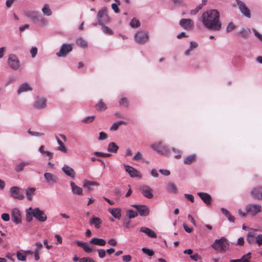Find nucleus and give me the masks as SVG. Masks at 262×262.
Instances as JSON below:
<instances>
[{
	"label": "nucleus",
	"mask_w": 262,
	"mask_h": 262,
	"mask_svg": "<svg viewBox=\"0 0 262 262\" xmlns=\"http://www.w3.org/2000/svg\"><path fill=\"white\" fill-rule=\"evenodd\" d=\"M201 21L203 26L209 30L219 31L222 28L220 13L216 10L211 9L204 12L202 15Z\"/></svg>",
	"instance_id": "1"
},
{
	"label": "nucleus",
	"mask_w": 262,
	"mask_h": 262,
	"mask_svg": "<svg viewBox=\"0 0 262 262\" xmlns=\"http://www.w3.org/2000/svg\"><path fill=\"white\" fill-rule=\"evenodd\" d=\"M229 244L227 239L225 237H222L220 239L215 240L211 247L216 251H226L229 247Z\"/></svg>",
	"instance_id": "2"
},
{
	"label": "nucleus",
	"mask_w": 262,
	"mask_h": 262,
	"mask_svg": "<svg viewBox=\"0 0 262 262\" xmlns=\"http://www.w3.org/2000/svg\"><path fill=\"white\" fill-rule=\"evenodd\" d=\"M97 19L99 25H102L104 23H108L111 18L107 14L106 7H104L100 9L97 14Z\"/></svg>",
	"instance_id": "3"
},
{
	"label": "nucleus",
	"mask_w": 262,
	"mask_h": 262,
	"mask_svg": "<svg viewBox=\"0 0 262 262\" xmlns=\"http://www.w3.org/2000/svg\"><path fill=\"white\" fill-rule=\"evenodd\" d=\"M7 63L10 68L14 71L19 70L21 67L18 57L14 54H10L9 55Z\"/></svg>",
	"instance_id": "4"
},
{
	"label": "nucleus",
	"mask_w": 262,
	"mask_h": 262,
	"mask_svg": "<svg viewBox=\"0 0 262 262\" xmlns=\"http://www.w3.org/2000/svg\"><path fill=\"white\" fill-rule=\"evenodd\" d=\"M134 39L138 43L144 45L148 41L149 35L146 32L140 30L135 34Z\"/></svg>",
	"instance_id": "5"
},
{
	"label": "nucleus",
	"mask_w": 262,
	"mask_h": 262,
	"mask_svg": "<svg viewBox=\"0 0 262 262\" xmlns=\"http://www.w3.org/2000/svg\"><path fill=\"white\" fill-rule=\"evenodd\" d=\"M73 50V46L71 43H63L56 55L58 57H66Z\"/></svg>",
	"instance_id": "6"
},
{
	"label": "nucleus",
	"mask_w": 262,
	"mask_h": 262,
	"mask_svg": "<svg viewBox=\"0 0 262 262\" xmlns=\"http://www.w3.org/2000/svg\"><path fill=\"white\" fill-rule=\"evenodd\" d=\"M10 195L14 199L23 200L25 198L22 189L17 186H13L10 189Z\"/></svg>",
	"instance_id": "7"
},
{
	"label": "nucleus",
	"mask_w": 262,
	"mask_h": 262,
	"mask_svg": "<svg viewBox=\"0 0 262 262\" xmlns=\"http://www.w3.org/2000/svg\"><path fill=\"white\" fill-rule=\"evenodd\" d=\"M151 148L159 154L162 155H167L169 153L167 147L160 141L153 144L151 145Z\"/></svg>",
	"instance_id": "8"
},
{
	"label": "nucleus",
	"mask_w": 262,
	"mask_h": 262,
	"mask_svg": "<svg viewBox=\"0 0 262 262\" xmlns=\"http://www.w3.org/2000/svg\"><path fill=\"white\" fill-rule=\"evenodd\" d=\"M246 210L248 214L254 216L261 212V206L257 204H250L246 206Z\"/></svg>",
	"instance_id": "9"
},
{
	"label": "nucleus",
	"mask_w": 262,
	"mask_h": 262,
	"mask_svg": "<svg viewBox=\"0 0 262 262\" xmlns=\"http://www.w3.org/2000/svg\"><path fill=\"white\" fill-rule=\"evenodd\" d=\"M33 209V215L37 221L40 222H44L47 221V216L43 211L39 208H35Z\"/></svg>",
	"instance_id": "10"
},
{
	"label": "nucleus",
	"mask_w": 262,
	"mask_h": 262,
	"mask_svg": "<svg viewBox=\"0 0 262 262\" xmlns=\"http://www.w3.org/2000/svg\"><path fill=\"white\" fill-rule=\"evenodd\" d=\"M132 206L137 210L141 216H146L149 213V208L146 205L135 204L133 205Z\"/></svg>",
	"instance_id": "11"
},
{
	"label": "nucleus",
	"mask_w": 262,
	"mask_h": 262,
	"mask_svg": "<svg viewBox=\"0 0 262 262\" xmlns=\"http://www.w3.org/2000/svg\"><path fill=\"white\" fill-rule=\"evenodd\" d=\"M139 190L145 198L147 199H151L153 198L154 195L152 193V189L148 185H144L141 186L139 188Z\"/></svg>",
	"instance_id": "12"
},
{
	"label": "nucleus",
	"mask_w": 262,
	"mask_h": 262,
	"mask_svg": "<svg viewBox=\"0 0 262 262\" xmlns=\"http://www.w3.org/2000/svg\"><path fill=\"white\" fill-rule=\"evenodd\" d=\"M180 26L186 30H191L193 29L194 24L191 19L189 18H182L180 20Z\"/></svg>",
	"instance_id": "13"
},
{
	"label": "nucleus",
	"mask_w": 262,
	"mask_h": 262,
	"mask_svg": "<svg viewBox=\"0 0 262 262\" xmlns=\"http://www.w3.org/2000/svg\"><path fill=\"white\" fill-rule=\"evenodd\" d=\"M43 177L46 183L50 185H54L58 181V178L57 176L50 172H45Z\"/></svg>",
	"instance_id": "14"
},
{
	"label": "nucleus",
	"mask_w": 262,
	"mask_h": 262,
	"mask_svg": "<svg viewBox=\"0 0 262 262\" xmlns=\"http://www.w3.org/2000/svg\"><path fill=\"white\" fill-rule=\"evenodd\" d=\"M236 1L241 12L246 17L250 18L251 17L250 10L245 3L240 0H236Z\"/></svg>",
	"instance_id": "15"
},
{
	"label": "nucleus",
	"mask_w": 262,
	"mask_h": 262,
	"mask_svg": "<svg viewBox=\"0 0 262 262\" xmlns=\"http://www.w3.org/2000/svg\"><path fill=\"white\" fill-rule=\"evenodd\" d=\"M11 219L16 224H19L21 223V215L18 209L14 208L12 210Z\"/></svg>",
	"instance_id": "16"
},
{
	"label": "nucleus",
	"mask_w": 262,
	"mask_h": 262,
	"mask_svg": "<svg viewBox=\"0 0 262 262\" xmlns=\"http://www.w3.org/2000/svg\"><path fill=\"white\" fill-rule=\"evenodd\" d=\"M250 194L251 196L255 199L262 200V187L254 188Z\"/></svg>",
	"instance_id": "17"
},
{
	"label": "nucleus",
	"mask_w": 262,
	"mask_h": 262,
	"mask_svg": "<svg viewBox=\"0 0 262 262\" xmlns=\"http://www.w3.org/2000/svg\"><path fill=\"white\" fill-rule=\"evenodd\" d=\"M62 171L68 177L74 178L75 172L74 169L68 165L64 164L62 167Z\"/></svg>",
	"instance_id": "18"
},
{
	"label": "nucleus",
	"mask_w": 262,
	"mask_h": 262,
	"mask_svg": "<svg viewBox=\"0 0 262 262\" xmlns=\"http://www.w3.org/2000/svg\"><path fill=\"white\" fill-rule=\"evenodd\" d=\"M197 194L207 206L211 204L212 198L210 194L206 192H198Z\"/></svg>",
	"instance_id": "19"
},
{
	"label": "nucleus",
	"mask_w": 262,
	"mask_h": 262,
	"mask_svg": "<svg viewBox=\"0 0 262 262\" xmlns=\"http://www.w3.org/2000/svg\"><path fill=\"white\" fill-rule=\"evenodd\" d=\"M99 186V183L95 181H91L87 180H85L83 182V187L86 188L89 191L92 190V186Z\"/></svg>",
	"instance_id": "20"
},
{
	"label": "nucleus",
	"mask_w": 262,
	"mask_h": 262,
	"mask_svg": "<svg viewBox=\"0 0 262 262\" xmlns=\"http://www.w3.org/2000/svg\"><path fill=\"white\" fill-rule=\"evenodd\" d=\"M70 185L73 194L78 195L82 194L83 189L82 188L77 186L75 183L72 181L70 182Z\"/></svg>",
	"instance_id": "21"
},
{
	"label": "nucleus",
	"mask_w": 262,
	"mask_h": 262,
	"mask_svg": "<svg viewBox=\"0 0 262 262\" xmlns=\"http://www.w3.org/2000/svg\"><path fill=\"white\" fill-rule=\"evenodd\" d=\"M140 231L141 232L144 233L145 234H146L148 236L151 237V238H156L157 237V234L156 233L151 229L145 227H142L140 228Z\"/></svg>",
	"instance_id": "22"
},
{
	"label": "nucleus",
	"mask_w": 262,
	"mask_h": 262,
	"mask_svg": "<svg viewBox=\"0 0 262 262\" xmlns=\"http://www.w3.org/2000/svg\"><path fill=\"white\" fill-rule=\"evenodd\" d=\"M25 15L30 18L32 20H37L39 14L38 12L35 11H27L25 12Z\"/></svg>",
	"instance_id": "23"
},
{
	"label": "nucleus",
	"mask_w": 262,
	"mask_h": 262,
	"mask_svg": "<svg viewBox=\"0 0 262 262\" xmlns=\"http://www.w3.org/2000/svg\"><path fill=\"white\" fill-rule=\"evenodd\" d=\"M125 171L132 177H136L138 176V171L134 168L132 166L124 165Z\"/></svg>",
	"instance_id": "24"
},
{
	"label": "nucleus",
	"mask_w": 262,
	"mask_h": 262,
	"mask_svg": "<svg viewBox=\"0 0 262 262\" xmlns=\"http://www.w3.org/2000/svg\"><path fill=\"white\" fill-rule=\"evenodd\" d=\"M253 231L249 232L247 235L246 241L250 244L255 243L256 233L254 231H258V230L254 229Z\"/></svg>",
	"instance_id": "25"
},
{
	"label": "nucleus",
	"mask_w": 262,
	"mask_h": 262,
	"mask_svg": "<svg viewBox=\"0 0 262 262\" xmlns=\"http://www.w3.org/2000/svg\"><path fill=\"white\" fill-rule=\"evenodd\" d=\"M31 90L32 88L28 83H24L19 86L17 91V93L18 95H19L21 93L30 91Z\"/></svg>",
	"instance_id": "26"
},
{
	"label": "nucleus",
	"mask_w": 262,
	"mask_h": 262,
	"mask_svg": "<svg viewBox=\"0 0 262 262\" xmlns=\"http://www.w3.org/2000/svg\"><path fill=\"white\" fill-rule=\"evenodd\" d=\"M34 106L38 109H42L46 106V100L44 98H38L35 101Z\"/></svg>",
	"instance_id": "27"
},
{
	"label": "nucleus",
	"mask_w": 262,
	"mask_h": 262,
	"mask_svg": "<svg viewBox=\"0 0 262 262\" xmlns=\"http://www.w3.org/2000/svg\"><path fill=\"white\" fill-rule=\"evenodd\" d=\"M76 243L79 247L82 248L85 252L90 253L93 251V249L86 243L77 241Z\"/></svg>",
	"instance_id": "28"
},
{
	"label": "nucleus",
	"mask_w": 262,
	"mask_h": 262,
	"mask_svg": "<svg viewBox=\"0 0 262 262\" xmlns=\"http://www.w3.org/2000/svg\"><path fill=\"white\" fill-rule=\"evenodd\" d=\"M110 213L116 219L119 220L121 216V209L119 208H110L108 209Z\"/></svg>",
	"instance_id": "29"
},
{
	"label": "nucleus",
	"mask_w": 262,
	"mask_h": 262,
	"mask_svg": "<svg viewBox=\"0 0 262 262\" xmlns=\"http://www.w3.org/2000/svg\"><path fill=\"white\" fill-rule=\"evenodd\" d=\"M90 243L97 246H103L106 244V241L102 238H93L90 241Z\"/></svg>",
	"instance_id": "30"
},
{
	"label": "nucleus",
	"mask_w": 262,
	"mask_h": 262,
	"mask_svg": "<svg viewBox=\"0 0 262 262\" xmlns=\"http://www.w3.org/2000/svg\"><path fill=\"white\" fill-rule=\"evenodd\" d=\"M166 190L170 193H176L178 192V189L176 185L172 182H168L167 184Z\"/></svg>",
	"instance_id": "31"
},
{
	"label": "nucleus",
	"mask_w": 262,
	"mask_h": 262,
	"mask_svg": "<svg viewBox=\"0 0 262 262\" xmlns=\"http://www.w3.org/2000/svg\"><path fill=\"white\" fill-rule=\"evenodd\" d=\"M221 210L222 212L226 216L230 222H234L235 217L231 214L229 211L224 208H222Z\"/></svg>",
	"instance_id": "32"
},
{
	"label": "nucleus",
	"mask_w": 262,
	"mask_h": 262,
	"mask_svg": "<svg viewBox=\"0 0 262 262\" xmlns=\"http://www.w3.org/2000/svg\"><path fill=\"white\" fill-rule=\"evenodd\" d=\"M36 189L34 187H29L26 189V194L27 199L29 201L32 200V196L34 194Z\"/></svg>",
	"instance_id": "33"
},
{
	"label": "nucleus",
	"mask_w": 262,
	"mask_h": 262,
	"mask_svg": "<svg viewBox=\"0 0 262 262\" xmlns=\"http://www.w3.org/2000/svg\"><path fill=\"white\" fill-rule=\"evenodd\" d=\"M119 147L115 142H111L108 144L107 151L110 152L116 153Z\"/></svg>",
	"instance_id": "34"
},
{
	"label": "nucleus",
	"mask_w": 262,
	"mask_h": 262,
	"mask_svg": "<svg viewBox=\"0 0 262 262\" xmlns=\"http://www.w3.org/2000/svg\"><path fill=\"white\" fill-rule=\"evenodd\" d=\"M250 34L251 30L248 28H244L238 32V35L244 38L248 37Z\"/></svg>",
	"instance_id": "35"
},
{
	"label": "nucleus",
	"mask_w": 262,
	"mask_h": 262,
	"mask_svg": "<svg viewBox=\"0 0 262 262\" xmlns=\"http://www.w3.org/2000/svg\"><path fill=\"white\" fill-rule=\"evenodd\" d=\"M101 223L102 222L101 220L97 217H93L90 221V224L91 225H94L96 228H99L100 227V225Z\"/></svg>",
	"instance_id": "36"
},
{
	"label": "nucleus",
	"mask_w": 262,
	"mask_h": 262,
	"mask_svg": "<svg viewBox=\"0 0 262 262\" xmlns=\"http://www.w3.org/2000/svg\"><path fill=\"white\" fill-rule=\"evenodd\" d=\"M30 164L29 162H22L18 164H17L15 166V170L16 172H20L24 170L25 166Z\"/></svg>",
	"instance_id": "37"
},
{
	"label": "nucleus",
	"mask_w": 262,
	"mask_h": 262,
	"mask_svg": "<svg viewBox=\"0 0 262 262\" xmlns=\"http://www.w3.org/2000/svg\"><path fill=\"white\" fill-rule=\"evenodd\" d=\"M198 47V44L194 41H190V47L189 48L186 50L184 54L186 56H188L190 54V52L192 51L193 49L196 48Z\"/></svg>",
	"instance_id": "38"
},
{
	"label": "nucleus",
	"mask_w": 262,
	"mask_h": 262,
	"mask_svg": "<svg viewBox=\"0 0 262 262\" xmlns=\"http://www.w3.org/2000/svg\"><path fill=\"white\" fill-rule=\"evenodd\" d=\"M45 146L43 145H41L38 149V151L42 155H45V156L48 157L50 159L53 158V153L44 150Z\"/></svg>",
	"instance_id": "39"
},
{
	"label": "nucleus",
	"mask_w": 262,
	"mask_h": 262,
	"mask_svg": "<svg viewBox=\"0 0 262 262\" xmlns=\"http://www.w3.org/2000/svg\"><path fill=\"white\" fill-rule=\"evenodd\" d=\"M33 208L32 207H29L26 210V221L27 222H31L33 220Z\"/></svg>",
	"instance_id": "40"
},
{
	"label": "nucleus",
	"mask_w": 262,
	"mask_h": 262,
	"mask_svg": "<svg viewBox=\"0 0 262 262\" xmlns=\"http://www.w3.org/2000/svg\"><path fill=\"white\" fill-rule=\"evenodd\" d=\"M95 107L97 110L100 111H105L107 108L106 104L103 102L102 100L99 101Z\"/></svg>",
	"instance_id": "41"
},
{
	"label": "nucleus",
	"mask_w": 262,
	"mask_h": 262,
	"mask_svg": "<svg viewBox=\"0 0 262 262\" xmlns=\"http://www.w3.org/2000/svg\"><path fill=\"white\" fill-rule=\"evenodd\" d=\"M56 139L57 142L58 144L59 145L57 147V149L60 151H61L64 153L67 152V150L64 145L63 143L61 141V140L56 136Z\"/></svg>",
	"instance_id": "42"
},
{
	"label": "nucleus",
	"mask_w": 262,
	"mask_h": 262,
	"mask_svg": "<svg viewBox=\"0 0 262 262\" xmlns=\"http://www.w3.org/2000/svg\"><path fill=\"white\" fill-rule=\"evenodd\" d=\"M41 11L43 14L46 16L51 15L52 12L51 10L50 9L49 6L48 4H45L43 8L41 9Z\"/></svg>",
	"instance_id": "43"
},
{
	"label": "nucleus",
	"mask_w": 262,
	"mask_h": 262,
	"mask_svg": "<svg viewBox=\"0 0 262 262\" xmlns=\"http://www.w3.org/2000/svg\"><path fill=\"white\" fill-rule=\"evenodd\" d=\"M195 160V155H191L185 158L184 163L186 164L189 165L191 164Z\"/></svg>",
	"instance_id": "44"
},
{
	"label": "nucleus",
	"mask_w": 262,
	"mask_h": 262,
	"mask_svg": "<svg viewBox=\"0 0 262 262\" xmlns=\"http://www.w3.org/2000/svg\"><path fill=\"white\" fill-rule=\"evenodd\" d=\"M16 256L19 260L22 261L26 260V254L24 253V251H17L16 253Z\"/></svg>",
	"instance_id": "45"
},
{
	"label": "nucleus",
	"mask_w": 262,
	"mask_h": 262,
	"mask_svg": "<svg viewBox=\"0 0 262 262\" xmlns=\"http://www.w3.org/2000/svg\"><path fill=\"white\" fill-rule=\"evenodd\" d=\"M36 21L39 23V25L41 27L46 26L48 23L47 19L42 17L40 15H39Z\"/></svg>",
	"instance_id": "46"
},
{
	"label": "nucleus",
	"mask_w": 262,
	"mask_h": 262,
	"mask_svg": "<svg viewBox=\"0 0 262 262\" xmlns=\"http://www.w3.org/2000/svg\"><path fill=\"white\" fill-rule=\"evenodd\" d=\"M101 26H102V30L104 33L109 35L113 34V31L108 27L106 26L104 24Z\"/></svg>",
	"instance_id": "47"
},
{
	"label": "nucleus",
	"mask_w": 262,
	"mask_h": 262,
	"mask_svg": "<svg viewBox=\"0 0 262 262\" xmlns=\"http://www.w3.org/2000/svg\"><path fill=\"white\" fill-rule=\"evenodd\" d=\"M125 122L124 121H118V122H116L115 123H114L112 126L111 127H110V129L111 130H114V131H115L116 130L119 126L121 125V124H125Z\"/></svg>",
	"instance_id": "48"
},
{
	"label": "nucleus",
	"mask_w": 262,
	"mask_h": 262,
	"mask_svg": "<svg viewBox=\"0 0 262 262\" xmlns=\"http://www.w3.org/2000/svg\"><path fill=\"white\" fill-rule=\"evenodd\" d=\"M76 43L82 48H85L87 47V42L82 38H79L76 40Z\"/></svg>",
	"instance_id": "49"
},
{
	"label": "nucleus",
	"mask_w": 262,
	"mask_h": 262,
	"mask_svg": "<svg viewBox=\"0 0 262 262\" xmlns=\"http://www.w3.org/2000/svg\"><path fill=\"white\" fill-rule=\"evenodd\" d=\"M130 27L133 28H137L140 26V22L136 18H133L129 24Z\"/></svg>",
	"instance_id": "50"
},
{
	"label": "nucleus",
	"mask_w": 262,
	"mask_h": 262,
	"mask_svg": "<svg viewBox=\"0 0 262 262\" xmlns=\"http://www.w3.org/2000/svg\"><path fill=\"white\" fill-rule=\"evenodd\" d=\"M251 252H248L247 254L244 255L241 258V262H249L251 258Z\"/></svg>",
	"instance_id": "51"
},
{
	"label": "nucleus",
	"mask_w": 262,
	"mask_h": 262,
	"mask_svg": "<svg viewBox=\"0 0 262 262\" xmlns=\"http://www.w3.org/2000/svg\"><path fill=\"white\" fill-rule=\"evenodd\" d=\"M127 215L129 219L134 218L138 215V213L132 210L127 211Z\"/></svg>",
	"instance_id": "52"
},
{
	"label": "nucleus",
	"mask_w": 262,
	"mask_h": 262,
	"mask_svg": "<svg viewBox=\"0 0 262 262\" xmlns=\"http://www.w3.org/2000/svg\"><path fill=\"white\" fill-rule=\"evenodd\" d=\"M142 251H143V252L144 254H145L149 256H152L154 254V252L152 250H151V249H148L146 248H142Z\"/></svg>",
	"instance_id": "53"
},
{
	"label": "nucleus",
	"mask_w": 262,
	"mask_h": 262,
	"mask_svg": "<svg viewBox=\"0 0 262 262\" xmlns=\"http://www.w3.org/2000/svg\"><path fill=\"white\" fill-rule=\"evenodd\" d=\"M35 246H36V248L34 249V252L39 253L43 247L42 244L40 242H38L35 244Z\"/></svg>",
	"instance_id": "54"
},
{
	"label": "nucleus",
	"mask_w": 262,
	"mask_h": 262,
	"mask_svg": "<svg viewBox=\"0 0 262 262\" xmlns=\"http://www.w3.org/2000/svg\"><path fill=\"white\" fill-rule=\"evenodd\" d=\"M95 118V116H89L82 120V122L84 123H89L92 122Z\"/></svg>",
	"instance_id": "55"
},
{
	"label": "nucleus",
	"mask_w": 262,
	"mask_h": 262,
	"mask_svg": "<svg viewBox=\"0 0 262 262\" xmlns=\"http://www.w3.org/2000/svg\"><path fill=\"white\" fill-rule=\"evenodd\" d=\"M15 78L13 76H9L5 82V86H7L15 81Z\"/></svg>",
	"instance_id": "56"
},
{
	"label": "nucleus",
	"mask_w": 262,
	"mask_h": 262,
	"mask_svg": "<svg viewBox=\"0 0 262 262\" xmlns=\"http://www.w3.org/2000/svg\"><path fill=\"white\" fill-rule=\"evenodd\" d=\"M28 133L32 136H36V137H41L44 136V134L42 133H39L37 132H33L31 131L30 129H29L28 130Z\"/></svg>",
	"instance_id": "57"
},
{
	"label": "nucleus",
	"mask_w": 262,
	"mask_h": 262,
	"mask_svg": "<svg viewBox=\"0 0 262 262\" xmlns=\"http://www.w3.org/2000/svg\"><path fill=\"white\" fill-rule=\"evenodd\" d=\"M202 6H203V4H200L196 6L194 9L191 10L190 11V14L195 15L199 11V10L201 9Z\"/></svg>",
	"instance_id": "58"
},
{
	"label": "nucleus",
	"mask_w": 262,
	"mask_h": 262,
	"mask_svg": "<svg viewBox=\"0 0 262 262\" xmlns=\"http://www.w3.org/2000/svg\"><path fill=\"white\" fill-rule=\"evenodd\" d=\"M94 154L95 155L102 157H110L111 156V155L110 154L104 153V152H99V151H95L94 152Z\"/></svg>",
	"instance_id": "59"
},
{
	"label": "nucleus",
	"mask_w": 262,
	"mask_h": 262,
	"mask_svg": "<svg viewBox=\"0 0 262 262\" xmlns=\"http://www.w3.org/2000/svg\"><path fill=\"white\" fill-rule=\"evenodd\" d=\"M119 104L121 106H127L128 105V100L126 98H122L119 101Z\"/></svg>",
	"instance_id": "60"
},
{
	"label": "nucleus",
	"mask_w": 262,
	"mask_h": 262,
	"mask_svg": "<svg viewBox=\"0 0 262 262\" xmlns=\"http://www.w3.org/2000/svg\"><path fill=\"white\" fill-rule=\"evenodd\" d=\"M255 243L257 244L259 246L262 245V234H256Z\"/></svg>",
	"instance_id": "61"
},
{
	"label": "nucleus",
	"mask_w": 262,
	"mask_h": 262,
	"mask_svg": "<svg viewBox=\"0 0 262 262\" xmlns=\"http://www.w3.org/2000/svg\"><path fill=\"white\" fill-rule=\"evenodd\" d=\"M252 31L254 35L261 41L262 43V34L258 32L256 29L253 28Z\"/></svg>",
	"instance_id": "62"
},
{
	"label": "nucleus",
	"mask_w": 262,
	"mask_h": 262,
	"mask_svg": "<svg viewBox=\"0 0 262 262\" xmlns=\"http://www.w3.org/2000/svg\"><path fill=\"white\" fill-rule=\"evenodd\" d=\"M142 158V154L140 151H138L133 157V160L135 161L141 160Z\"/></svg>",
	"instance_id": "63"
},
{
	"label": "nucleus",
	"mask_w": 262,
	"mask_h": 262,
	"mask_svg": "<svg viewBox=\"0 0 262 262\" xmlns=\"http://www.w3.org/2000/svg\"><path fill=\"white\" fill-rule=\"evenodd\" d=\"M79 262H95V261L91 257H82L79 259Z\"/></svg>",
	"instance_id": "64"
}]
</instances>
